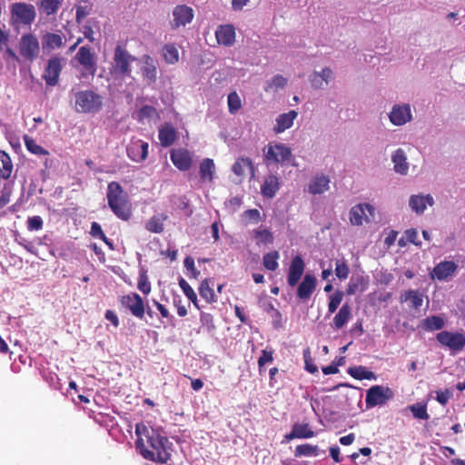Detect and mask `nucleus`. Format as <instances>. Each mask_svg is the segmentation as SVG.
I'll return each instance as SVG.
<instances>
[{
	"mask_svg": "<svg viewBox=\"0 0 465 465\" xmlns=\"http://www.w3.org/2000/svg\"><path fill=\"white\" fill-rule=\"evenodd\" d=\"M75 9H76L75 16H76L77 22H80L81 20H83L84 17H86L89 15V9L87 6L77 5Z\"/></svg>",
	"mask_w": 465,
	"mask_h": 465,
	"instance_id": "nucleus-62",
	"label": "nucleus"
},
{
	"mask_svg": "<svg viewBox=\"0 0 465 465\" xmlns=\"http://www.w3.org/2000/svg\"><path fill=\"white\" fill-rule=\"evenodd\" d=\"M39 54V42L32 34H26L20 40V54L26 60H34Z\"/></svg>",
	"mask_w": 465,
	"mask_h": 465,
	"instance_id": "nucleus-11",
	"label": "nucleus"
},
{
	"mask_svg": "<svg viewBox=\"0 0 465 465\" xmlns=\"http://www.w3.org/2000/svg\"><path fill=\"white\" fill-rule=\"evenodd\" d=\"M242 216L245 218V219H248L250 221H252L254 223H258L261 219V214H260V212L259 210L257 209H249V210H246Z\"/></svg>",
	"mask_w": 465,
	"mask_h": 465,
	"instance_id": "nucleus-60",
	"label": "nucleus"
},
{
	"mask_svg": "<svg viewBox=\"0 0 465 465\" xmlns=\"http://www.w3.org/2000/svg\"><path fill=\"white\" fill-rule=\"evenodd\" d=\"M444 320L440 316L432 315L425 318L421 322V327L427 331L441 330L444 327Z\"/></svg>",
	"mask_w": 465,
	"mask_h": 465,
	"instance_id": "nucleus-36",
	"label": "nucleus"
},
{
	"mask_svg": "<svg viewBox=\"0 0 465 465\" xmlns=\"http://www.w3.org/2000/svg\"><path fill=\"white\" fill-rule=\"evenodd\" d=\"M394 391L388 386L373 385L366 391L365 404L367 408L385 405L393 399Z\"/></svg>",
	"mask_w": 465,
	"mask_h": 465,
	"instance_id": "nucleus-6",
	"label": "nucleus"
},
{
	"mask_svg": "<svg viewBox=\"0 0 465 465\" xmlns=\"http://www.w3.org/2000/svg\"><path fill=\"white\" fill-rule=\"evenodd\" d=\"M436 339L441 345L454 351H460L465 346V335L460 332L442 331L437 334Z\"/></svg>",
	"mask_w": 465,
	"mask_h": 465,
	"instance_id": "nucleus-9",
	"label": "nucleus"
},
{
	"mask_svg": "<svg viewBox=\"0 0 465 465\" xmlns=\"http://www.w3.org/2000/svg\"><path fill=\"white\" fill-rule=\"evenodd\" d=\"M121 305L129 310L138 319H143L145 313L144 303L142 297L136 292L123 295L120 298Z\"/></svg>",
	"mask_w": 465,
	"mask_h": 465,
	"instance_id": "nucleus-8",
	"label": "nucleus"
},
{
	"mask_svg": "<svg viewBox=\"0 0 465 465\" xmlns=\"http://www.w3.org/2000/svg\"><path fill=\"white\" fill-rule=\"evenodd\" d=\"M103 107V97L92 90L74 94V109L77 113L95 114Z\"/></svg>",
	"mask_w": 465,
	"mask_h": 465,
	"instance_id": "nucleus-4",
	"label": "nucleus"
},
{
	"mask_svg": "<svg viewBox=\"0 0 465 465\" xmlns=\"http://www.w3.org/2000/svg\"><path fill=\"white\" fill-rule=\"evenodd\" d=\"M173 19L171 22L173 29L185 26L190 24L194 16L193 9L186 5H178L173 10Z\"/></svg>",
	"mask_w": 465,
	"mask_h": 465,
	"instance_id": "nucleus-12",
	"label": "nucleus"
},
{
	"mask_svg": "<svg viewBox=\"0 0 465 465\" xmlns=\"http://www.w3.org/2000/svg\"><path fill=\"white\" fill-rule=\"evenodd\" d=\"M137 287L143 294H148L151 292V285L145 273L139 276Z\"/></svg>",
	"mask_w": 465,
	"mask_h": 465,
	"instance_id": "nucleus-56",
	"label": "nucleus"
},
{
	"mask_svg": "<svg viewBox=\"0 0 465 465\" xmlns=\"http://www.w3.org/2000/svg\"><path fill=\"white\" fill-rule=\"evenodd\" d=\"M215 171L214 163L212 159L206 158L200 164V176L203 181L212 182Z\"/></svg>",
	"mask_w": 465,
	"mask_h": 465,
	"instance_id": "nucleus-38",
	"label": "nucleus"
},
{
	"mask_svg": "<svg viewBox=\"0 0 465 465\" xmlns=\"http://www.w3.org/2000/svg\"><path fill=\"white\" fill-rule=\"evenodd\" d=\"M369 281L363 276L352 277L346 288L347 295H353L358 291L364 292L368 287Z\"/></svg>",
	"mask_w": 465,
	"mask_h": 465,
	"instance_id": "nucleus-34",
	"label": "nucleus"
},
{
	"mask_svg": "<svg viewBox=\"0 0 465 465\" xmlns=\"http://www.w3.org/2000/svg\"><path fill=\"white\" fill-rule=\"evenodd\" d=\"M148 143L140 139H133L127 145V155L132 161L142 163L148 156Z\"/></svg>",
	"mask_w": 465,
	"mask_h": 465,
	"instance_id": "nucleus-13",
	"label": "nucleus"
},
{
	"mask_svg": "<svg viewBox=\"0 0 465 465\" xmlns=\"http://www.w3.org/2000/svg\"><path fill=\"white\" fill-rule=\"evenodd\" d=\"M242 107V101L239 94L233 91L228 94V110L231 114H236Z\"/></svg>",
	"mask_w": 465,
	"mask_h": 465,
	"instance_id": "nucleus-49",
	"label": "nucleus"
},
{
	"mask_svg": "<svg viewBox=\"0 0 465 465\" xmlns=\"http://www.w3.org/2000/svg\"><path fill=\"white\" fill-rule=\"evenodd\" d=\"M292 430L297 439H310L315 435L308 423H294Z\"/></svg>",
	"mask_w": 465,
	"mask_h": 465,
	"instance_id": "nucleus-43",
	"label": "nucleus"
},
{
	"mask_svg": "<svg viewBox=\"0 0 465 465\" xmlns=\"http://www.w3.org/2000/svg\"><path fill=\"white\" fill-rule=\"evenodd\" d=\"M232 171L237 176L242 177L249 173L252 177L254 176V166L252 161L248 157H240L232 164Z\"/></svg>",
	"mask_w": 465,
	"mask_h": 465,
	"instance_id": "nucleus-23",
	"label": "nucleus"
},
{
	"mask_svg": "<svg viewBox=\"0 0 465 465\" xmlns=\"http://www.w3.org/2000/svg\"><path fill=\"white\" fill-rule=\"evenodd\" d=\"M75 61L84 68L83 76L94 77L97 72V63L94 52L88 45L81 46L75 56Z\"/></svg>",
	"mask_w": 465,
	"mask_h": 465,
	"instance_id": "nucleus-7",
	"label": "nucleus"
},
{
	"mask_svg": "<svg viewBox=\"0 0 465 465\" xmlns=\"http://www.w3.org/2000/svg\"><path fill=\"white\" fill-rule=\"evenodd\" d=\"M61 71L62 65L60 59L58 57L50 58L44 74L46 84L54 86L58 83Z\"/></svg>",
	"mask_w": 465,
	"mask_h": 465,
	"instance_id": "nucleus-18",
	"label": "nucleus"
},
{
	"mask_svg": "<svg viewBox=\"0 0 465 465\" xmlns=\"http://www.w3.org/2000/svg\"><path fill=\"white\" fill-rule=\"evenodd\" d=\"M10 23L14 26L31 25L36 16L35 8L31 4L15 2L10 5Z\"/></svg>",
	"mask_w": 465,
	"mask_h": 465,
	"instance_id": "nucleus-5",
	"label": "nucleus"
},
{
	"mask_svg": "<svg viewBox=\"0 0 465 465\" xmlns=\"http://www.w3.org/2000/svg\"><path fill=\"white\" fill-rule=\"evenodd\" d=\"M107 203L114 214L123 220L128 221L132 216V203L128 194L117 182H111L106 191Z\"/></svg>",
	"mask_w": 465,
	"mask_h": 465,
	"instance_id": "nucleus-2",
	"label": "nucleus"
},
{
	"mask_svg": "<svg viewBox=\"0 0 465 465\" xmlns=\"http://www.w3.org/2000/svg\"><path fill=\"white\" fill-rule=\"evenodd\" d=\"M158 137L162 146H171L176 140L175 129L170 124H165L159 129Z\"/></svg>",
	"mask_w": 465,
	"mask_h": 465,
	"instance_id": "nucleus-30",
	"label": "nucleus"
},
{
	"mask_svg": "<svg viewBox=\"0 0 465 465\" xmlns=\"http://www.w3.org/2000/svg\"><path fill=\"white\" fill-rule=\"evenodd\" d=\"M163 57L165 63L174 64L179 61V51L174 44H166L163 46Z\"/></svg>",
	"mask_w": 465,
	"mask_h": 465,
	"instance_id": "nucleus-37",
	"label": "nucleus"
},
{
	"mask_svg": "<svg viewBox=\"0 0 465 465\" xmlns=\"http://www.w3.org/2000/svg\"><path fill=\"white\" fill-rule=\"evenodd\" d=\"M292 150L290 147L282 143L269 144L268 151L265 154L266 160L275 163L289 161L292 157Z\"/></svg>",
	"mask_w": 465,
	"mask_h": 465,
	"instance_id": "nucleus-15",
	"label": "nucleus"
},
{
	"mask_svg": "<svg viewBox=\"0 0 465 465\" xmlns=\"http://www.w3.org/2000/svg\"><path fill=\"white\" fill-rule=\"evenodd\" d=\"M199 293L203 299L206 301L208 303H213L216 302V296L213 288H211L209 280L204 279L199 287Z\"/></svg>",
	"mask_w": 465,
	"mask_h": 465,
	"instance_id": "nucleus-41",
	"label": "nucleus"
},
{
	"mask_svg": "<svg viewBox=\"0 0 465 465\" xmlns=\"http://www.w3.org/2000/svg\"><path fill=\"white\" fill-rule=\"evenodd\" d=\"M24 143L26 147V149L33 154L35 155H48L49 152L39 145L34 138L31 136L25 134L24 137Z\"/></svg>",
	"mask_w": 465,
	"mask_h": 465,
	"instance_id": "nucleus-39",
	"label": "nucleus"
},
{
	"mask_svg": "<svg viewBox=\"0 0 465 465\" xmlns=\"http://www.w3.org/2000/svg\"><path fill=\"white\" fill-rule=\"evenodd\" d=\"M392 162L394 163V170L401 174H406L409 170L407 158L402 149L399 148L392 155Z\"/></svg>",
	"mask_w": 465,
	"mask_h": 465,
	"instance_id": "nucleus-33",
	"label": "nucleus"
},
{
	"mask_svg": "<svg viewBox=\"0 0 465 465\" xmlns=\"http://www.w3.org/2000/svg\"><path fill=\"white\" fill-rule=\"evenodd\" d=\"M404 237L407 242L418 245L419 243L416 242L418 237V232L415 229H409L405 232Z\"/></svg>",
	"mask_w": 465,
	"mask_h": 465,
	"instance_id": "nucleus-63",
	"label": "nucleus"
},
{
	"mask_svg": "<svg viewBox=\"0 0 465 465\" xmlns=\"http://www.w3.org/2000/svg\"><path fill=\"white\" fill-rule=\"evenodd\" d=\"M179 286L188 299L193 298V296L196 294L193 289L183 278L179 280Z\"/></svg>",
	"mask_w": 465,
	"mask_h": 465,
	"instance_id": "nucleus-59",
	"label": "nucleus"
},
{
	"mask_svg": "<svg viewBox=\"0 0 465 465\" xmlns=\"http://www.w3.org/2000/svg\"><path fill=\"white\" fill-rule=\"evenodd\" d=\"M348 373L354 379L361 380H376V374L367 370L364 366H355L348 369Z\"/></svg>",
	"mask_w": 465,
	"mask_h": 465,
	"instance_id": "nucleus-35",
	"label": "nucleus"
},
{
	"mask_svg": "<svg viewBox=\"0 0 465 465\" xmlns=\"http://www.w3.org/2000/svg\"><path fill=\"white\" fill-rule=\"evenodd\" d=\"M170 158L173 165L180 171H187L192 166V156L186 149H173L171 151Z\"/></svg>",
	"mask_w": 465,
	"mask_h": 465,
	"instance_id": "nucleus-17",
	"label": "nucleus"
},
{
	"mask_svg": "<svg viewBox=\"0 0 465 465\" xmlns=\"http://www.w3.org/2000/svg\"><path fill=\"white\" fill-rule=\"evenodd\" d=\"M135 433L136 448L145 460L166 463L171 459L173 444L167 437L143 422L136 424Z\"/></svg>",
	"mask_w": 465,
	"mask_h": 465,
	"instance_id": "nucleus-1",
	"label": "nucleus"
},
{
	"mask_svg": "<svg viewBox=\"0 0 465 465\" xmlns=\"http://www.w3.org/2000/svg\"><path fill=\"white\" fill-rule=\"evenodd\" d=\"M304 362H305V370L310 373H315L318 371L317 366L312 362V359L311 358V352L309 349H306L303 351Z\"/></svg>",
	"mask_w": 465,
	"mask_h": 465,
	"instance_id": "nucleus-55",
	"label": "nucleus"
},
{
	"mask_svg": "<svg viewBox=\"0 0 465 465\" xmlns=\"http://www.w3.org/2000/svg\"><path fill=\"white\" fill-rule=\"evenodd\" d=\"M183 263L185 268L191 272V277L197 279L198 276L200 275V272L195 269L193 258H192L191 256H187L184 259Z\"/></svg>",
	"mask_w": 465,
	"mask_h": 465,
	"instance_id": "nucleus-57",
	"label": "nucleus"
},
{
	"mask_svg": "<svg viewBox=\"0 0 465 465\" xmlns=\"http://www.w3.org/2000/svg\"><path fill=\"white\" fill-rule=\"evenodd\" d=\"M253 237L257 240V244L264 243H272L273 242V234L268 229H257L253 231Z\"/></svg>",
	"mask_w": 465,
	"mask_h": 465,
	"instance_id": "nucleus-47",
	"label": "nucleus"
},
{
	"mask_svg": "<svg viewBox=\"0 0 465 465\" xmlns=\"http://www.w3.org/2000/svg\"><path fill=\"white\" fill-rule=\"evenodd\" d=\"M218 44L231 46L235 42V29L232 25H220L215 32Z\"/></svg>",
	"mask_w": 465,
	"mask_h": 465,
	"instance_id": "nucleus-21",
	"label": "nucleus"
},
{
	"mask_svg": "<svg viewBox=\"0 0 465 465\" xmlns=\"http://www.w3.org/2000/svg\"><path fill=\"white\" fill-rule=\"evenodd\" d=\"M64 44V35L63 34L46 33L42 37V46L44 50H54L60 48Z\"/></svg>",
	"mask_w": 465,
	"mask_h": 465,
	"instance_id": "nucleus-26",
	"label": "nucleus"
},
{
	"mask_svg": "<svg viewBox=\"0 0 465 465\" xmlns=\"http://www.w3.org/2000/svg\"><path fill=\"white\" fill-rule=\"evenodd\" d=\"M44 222L41 216H30L27 219V230L30 232L39 231L43 229Z\"/></svg>",
	"mask_w": 465,
	"mask_h": 465,
	"instance_id": "nucleus-53",
	"label": "nucleus"
},
{
	"mask_svg": "<svg viewBox=\"0 0 465 465\" xmlns=\"http://www.w3.org/2000/svg\"><path fill=\"white\" fill-rule=\"evenodd\" d=\"M427 204H433V199L430 194L426 196L412 195L410 199L411 208L419 214L423 213Z\"/></svg>",
	"mask_w": 465,
	"mask_h": 465,
	"instance_id": "nucleus-29",
	"label": "nucleus"
},
{
	"mask_svg": "<svg viewBox=\"0 0 465 465\" xmlns=\"http://www.w3.org/2000/svg\"><path fill=\"white\" fill-rule=\"evenodd\" d=\"M436 394L437 401L442 406H445L449 400L452 397V391L449 389H446L443 391H439L436 392Z\"/></svg>",
	"mask_w": 465,
	"mask_h": 465,
	"instance_id": "nucleus-58",
	"label": "nucleus"
},
{
	"mask_svg": "<svg viewBox=\"0 0 465 465\" xmlns=\"http://www.w3.org/2000/svg\"><path fill=\"white\" fill-rule=\"evenodd\" d=\"M143 65L141 67V73L143 80L148 84H153L157 81L158 74V62L149 54H143L142 56Z\"/></svg>",
	"mask_w": 465,
	"mask_h": 465,
	"instance_id": "nucleus-14",
	"label": "nucleus"
},
{
	"mask_svg": "<svg viewBox=\"0 0 465 465\" xmlns=\"http://www.w3.org/2000/svg\"><path fill=\"white\" fill-rule=\"evenodd\" d=\"M279 257H280V255L277 251H273V252L264 254L263 259H262L263 266L269 271H275L279 266V264H278Z\"/></svg>",
	"mask_w": 465,
	"mask_h": 465,
	"instance_id": "nucleus-46",
	"label": "nucleus"
},
{
	"mask_svg": "<svg viewBox=\"0 0 465 465\" xmlns=\"http://www.w3.org/2000/svg\"><path fill=\"white\" fill-rule=\"evenodd\" d=\"M310 81L312 87L314 88H323L325 84L324 81L321 78L320 73L318 72H313L311 74Z\"/></svg>",
	"mask_w": 465,
	"mask_h": 465,
	"instance_id": "nucleus-61",
	"label": "nucleus"
},
{
	"mask_svg": "<svg viewBox=\"0 0 465 465\" xmlns=\"http://www.w3.org/2000/svg\"><path fill=\"white\" fill-rule=\"evenodd\" d=\"M316 288V278L312 274H305L302 282L297 288V296L302 301H307L311 298Z\"/></svg>",
	"mask_w": 465,
	"mask_h": 465,
	"instance_id": "nucleus-20",
	"label": "nucleus"
},
{
	"mask_svg": "<svg viewBox=\"0 0 465 465\" xmlns=\"http://www.w3.org/2000/svg\"><path fill=\"white\" fill-rule=\"evenodd\" d=\"M287 78L283 77L281 74L274 75L271 81L267 82L266 86L264 87L265 92L270 91H277L278 89H282L287 84Z\"/></svg>",
	"mask_w": 465,
	"mask_h": 465,
	"instance_id": "nucleus-45",
	"label": "nucleus"
},
{
	"mask_svg": "<svg viewBox=\"0 0 465 465\" xmlns=\"http://www.w3.org/2000/svg\"><path fill=\"white\" fill-rule=\"evenodd\" d=\"M145 228L151 232L160 233L163 231V223L159 217L153 216L146 223Z\"/></svg>",
	"mask_w": 465,
	"mask_h": 465,
	"instance_id": "nucleus-50",
	"label": "nucleus"
},
{
	"mask_svg": "<svg viewBox=\"0 0 465 465\" xmlns=\"http://www.w3.org/2000/svg\"><path fill=\"white\" fill-rule=\"evenodd\" d=\"M344 293L341 290H336L333 294H331L329 298V303H328V312L330 314L335 312L343 300Z\"/></svg>",
	"mask_w": 465,
	"mask_h": 465,
	"instance_id": "nucleus-48",
	"label": "nucleus"
},
{
	"mask_svg": "<svg viewBox=\"0 0 465 465\" xmlns=\"http://www.w3.org/2000/svg\"><path fill=\"white\" fill-rule=\"evenodd\" d=\"M156 114V109L152 105H143L138 112L139 121L152 118Z\"/></svg>",
	"mask_w": 465,
	"mask_h": 465,
	"instance_id": "nucleus-54",
	"label": "nucleus"
},
{
	"mask_svg": "<svg viewBox=\"0 0 465 465\" xmlns=\"http://www.w3.org/2000/svg\"><path fill=\"white\" fill-rule=\"evenodd\" d=\"M351 317V308L349 303H344L333 318V326L335 329H341Z\"/></svg>",
	"mask_w": 465,
	"mask_h": 465,
	"instance_id": "nucleus-31",
	"label": "nucleus"
},
{
	"mask_svg": "<svg viewBox=\"0 0 465 465\" xmlns=\"http://www.w3.org/2000/svg\"><path fill=\"white\" fill-rule=\"evenodd\" d=\"M136 60L125 47L117 45L114 50L111 73L120 78L130 76L132 74V64Z\"/></svg>",
	"mask_w": 465,
	"mask_h": 465,
	"instance_id": "nucleus-3",
	"label": "nucleus"
},
{
	"mask_svg": "<svg viewBox=\"0 0 465 465\" xmlns=\"http://www.w3.org/2000/svg\"><path fill=\"white\" fill-rule=\"evenodd\" d=\"M279 189L280 182L278 177L273 174H270L265 178L261 187V193L264 197L272 199L275 196Z\"/></svg>",
	"mask_w": 465,
	"mask_h": 465,
	"instance_id": "nucleus-27",
	"label": "nucleus"
},
{
	"mask_svg": "<svg viewBox=\"0 0 465 465\" xmlns=\"http://www.w3.org/2000/svg\"><path fill=\"white\" fill-rule=\"evenodd\" d=\"M63 0H41L39 10L46 15H54L60 8Z\"/></svg>",
	"mask_w": 465,
	"mask_h": 465,
	"instance_id": "nucleus-40",
	"label": "nucleus"
},
{
	"mask_svg": "<svg viewBox=\"0 0 465 465\" xmlns=\"http://www.w3.org/2000/svg\"><path fill=\"white\" fill-rule=\"evenodd\" d=\"M401 303L410 302V306L415 310H419L422 305V295L414 290H408L401 293L400 297Z\"/></svg>",
	"mask_w": 465,
	"mask_h": 465,
	"instance_id": "nucleus-32",
	"label": "nucleus"
},
{
	"mask_svg": "<svg viewBox=\"0 0 465 465\" xmlns=\"http://www.w3.org/2000/svg\"><path fill=\"white\" fill-rule=\"evenodd\" d=\"M273 361V350H262V355L258 359V369L259 372L262 373L265 364L272 362Z\"/></svg>",
	"mask_w": 465,
	"mask_h": 465,
	"instance_id": "nucleus-52",
	"label": "nucleus"
},
{
	"mask_svg": "<svg viewBox=\"0 0 465 465\" xmlns=\"http://www.w3.org/2000/svg\"><path fill=\"white\" fill-rule=\"evenodd\" d=\"M457 268L458 265L454 262L444 261L434 267L432 276L440 281H443L452 275Z\"/></svg>",
	"mask_w": 465,
	"mask_h": 465,
	"instance_id": "nucleus-24",
	"label": "nucleus"
},
{
	"mask_svg": "<svg viewBox=\"0 0 465 465\" xmlns=\"http://www.w3.org/2000/svg\"><path fill=\"white\" fill-rule=\"evenodd\" d=\"M330 178L325 174H316L308 184V192L311 194H322L329 190Z\"/></svg>",
	"mask_w": 465,
	"mask_h": 465,
	"instance_id": "nucleus-22",
	"label": "nucleus"
},
{
	"mask_svg": "<svg viewBox=\"0 0 465 465\" xmlns=\"http://www.w3.org/2000/svg\"><path fill=\"white\" fill-rule=\"evenodd\" d=\"M408 408L414 418L423 420L430 419V415L427 411L426 402H417L415 404L410 405Z\"/></svg>",
	"mask_w": 465,
	"mask_h": 465,
	"instance_id": "nucleus-42",
	"label": "nucleus"
},
{
	"mask_svg": "<svg viewBox=\"0 0 465 465\" xmlns=\"http://www.w3.org/2000/svg\"><path fill=\"white\" fill-rule=\"evenodd\" d=\"M304 268L305 263L301 256L297 255L292 258L287 276V282L290 287H294L298 284L303 274Z\"/></svg>",
	"mask_w": 465,
	"mask_h": 465,
	"instance_id": "nucleus-16",
	"label": "nucleus"
},
{
	"mask_svg": "<svg viewBox=\"0 0 465 465\" xmlns=\"http://www.w3.org/2000/svg\"><path fill=\"white\" fill-rule=\"evenodd\" d=\"M350 268L345 260H337L335 263V274L340 280L347 279Z\"/></svg>",
	"mask_w": 465,
	"mask_h": 465,
	"instance_id": "nucleus-51",
	"label": "nucleus"
},
{
	"mask_svg": "<svg viewBox=\"0 0 465 465\" xmlns=\"http://www.w3.org/2000/svg\"><path fill=\"white\" fill-rule=\"evenodd\" d=\"M317 455H318V446L312 445L309 443L298 445L294 450L295 457H302V456L310 457V456H317Z\"/></svg>",
	"mask_w": 465,
	"mask_h": 465,
	"instance_id": "nucleus-44",
	"label": "nucleus"
},
{
	"mask_svg": "<svg viewBox=\"0 0 465 465\" xmlns=\"http://www.w3.org/2000/svg\"><path fill=\"white\" fill-rule=\"evenodd\" d=\"M374 216V208L369 203H360L350 211V222L352 225L360 226L364 222L370 223Z\"/></svg>",
	"mask_w": 465,
	"mask_h": 465,
	"instance_id": "nucleus-10",
	"label": "nucleus"
},
{
	"mask_svg": "<svg viewBox=\"0 0 465 465\" xmlns=\"http://www.w3.org/2000/svg\"><path fill=\"white\" fill-rule=\"evenodd\" d=\"M14 171V165L10 155L0 150V181L9 180Z\"/></svg>",
	"mask_w": 465,
	"mask_h": 465,
	"instance_id": "nucleus-28",
	"label": "nucleus"
},
{
	"mask_svg": "<svg viewBox=\"0 0 465 465\" xmlns=\"http://www.w3.org/2000/svg\"><path fill=\"white\" fill-rule=\"evenodd\" d=\"M298 116V113L294 110H291L286 114H282L276 118V124L273 127V131L276 134H281L285 130L289 129L292 124L293 121Z\"/></svg>",
	"mask_w": 465,
	"mask_h": 465,
	"instance_id": "nucleus-25",
	"label": "nucleus"
},
{
	"mask_svg": "<svg viewBox=\"0 0 465 465\" xmlns=\"http://www.w3.org/2000/svg\"><path fill=\"white\" fill-rule=\"evenodd\" d=\"M104 317L108 320L114 327L119 326V319L116 313L114 311L107 310L105 312Z\"/></svg>",
	"mask_w": 465,
	"mask_h": 465,
	"instance_id": "nucleus-64",
	"label": "nucleus"
},
{
	"mask_svg": "<svg viewBox=\"0 0 465 465\" xmlns=\"http://www.w3.org/2000/svg\"><path fill=\"white\" fill-rule=\"evenodd\" d=\"M390 121L394 125H402L411 120V112L409 104H396L390 114Z\"/></svg>",
	"mask_w": 465,
	"mask_h": 465,
	"instance_id": "nucleus-19",
	"label": "nucleus"
}]
</instances>
